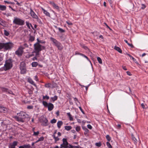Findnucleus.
<instances>
[{
	"label": "nucleus",
	"mask_w": 148,
	"mask_h": 148,
	"mask_svg": "<svg viewBox=\"0 0 148 148\" xmlns=\"http://www.w3.org/2000/svg\"><path fill=\"white\" fill-rule=\"evenodd\" d=\"M17 116L16 117V120L22 122H24L26 118L29 117V116L26 113L23 112H21L17 114Z\"/></svg>",
	"instance_id": "nucleus-1"
},
{
	"label": "nucleus",
	"mask_w": 148,
	"mask_h": 148,
	"mask_svg": "<svg viewBox=\"0 0 148 148\" xmlns=\"http://www.w3.org/2000/svg\"><path fill=\"white\" fill-rule=\"evenodd\" d=\"M50 39L53 42V44L58 48L59 50L61 51L63 49V47L62 45L56 39L52 37H51Z\"/></svg>",
	"instance_id": "nucleus-2"
},
{
	"label": "nucleus",
	"mask_w": 148,
	"mask_h": 148,
	"mask_svg": "<svg viewBox=\"0 0 148 148\" xmlns=\"http://www.w3.org/2000/svg\"><path fill=\"white\" fill-rule=\"evenodd\" d=\"M34 51H40L45 49V46H43L38 42H36L34 45Z\"/></svg>",
	"instance_id": "nucleus-3"
},
{
	"label": "nucleus",
	"mask_w": 148,
	"mask_h": 148,
	"mask_svg": "<svg viewBox=\"0 0 148 148\" xmlns=\"http://www.w3.org/2000/svg\"><path fill=\"white\" fill-rule=\"evenodd\" d=\"M24 21L20 18L16 17H14L13 23L16 25H22L25 24Z\"/></svg>",
	"instance_id": "nucleus-4"
},
{
	"label": "nucleus",
	"mask_w": 148,
	"mask_h": 148,
	"mask_svg": "<svg viewBox=\"0 0 148 148\" xmlns=\"http://www.w3.org/2000/svg\"><path fill=\"white\" fill-rule=\"evenodd\" d=\"M4 66L6 70H8L11 69L12 66V60L11 59H9L6 61Z\"/></svg>",
	"instance_id": "nucleus-5"
},
{
	"label": "nucleus",
	"mask_w": 148,
	"mask_h": 148,
	"mask_svg": "<svg viewBox=\"0 0 148 148\" xmlns=\"http://www.w3.org/2000/svg\"><path fill=\"white\" fill-rule=\"evenodd\" d=\"M40 121L42 125L46 126L48 125V120L46 117L44 116H42L40 119Z\"/></svg>",
	"instance_id": "nucleus-6"
},
{
	"label": "nucleus",
	"mask_w": 148,
	"mask_h": 148,
	"mask_svg": "<svg viewBox=\"0 0 148 148\" xmlns=\"http://www.w3.org/2000/svg\"><path fill=\"white\" fill-rule=\"evenodd\" d=\"M42 104L45 107H48L49 111H51L53 108L54 106L53 104L51 103H48L46 101H43Z\"/></svg>",
	"instance_id": "nucleus-7"
},
{
	"label": "nucleus",
	"mask_w": 148,
	"mask_h": 148,
	"mask_svg": "<svg viewBox=\"0 0 148 148\" xmlns=\"http://www.w3.org/2000/svg\"><path fill=\"white\" fill-rule=\"evenodd\" d=\"M20 68L21 74H24L26 73L25 64L24 62H22L20 63Z\"/></svg>",
	"instance_id": "nucleus-8"
},
{
	"label": "nucleus",
	"mask_w": 148,
	"mask_h": 148,
	"mask_svg": "<svg viewBox=\"0 0 148 148\" xmlns=\"http://www.w3.org/2000/svg\"><path fill=\"white\" fill-rule=\"evenodd\" d=\"M13 44L10 42L4 43V48L6 50L10 49L13 47Z\"/></svg>",
	"instance_id": "nucleus-9"
},
{
	"label": "nucleus",
	"mask_w": 148,
	"mask_h": 148,
	"mask_svg": "<svg viewBox=\"0 0 148 148\" xmlns=\"http://www.w3.org/2000/svg\"><path fill=\"white\" fill-rule=\"evenodd\" d=\"M24 49V48L22 47H20L16 51V54L19 56H21L23 52V50Z\"/></svg>",
	"instance_id": "nucleus-10"
},
{
	"label": "nucleus",
	"mask_w": 148,
	"mask_h": 148,
	"mask_svg": "<svg viewBox=\"0 0 148 148\" xmlns=\"http://www.w3.org/2000/svg\"><path fill=\"white\" fill-rule=\"evenodd\" d=\"M30 15L33 18L39 19L38 17L35 12L33 11L31 8H30Z\"/></svg>",
	"instance_id": "nucleus-11"
},
{
	"label": "nucleus",
	"mask_w": 148,
	"mask_h": 148,
	"mask_svg": "<svg viewBox=\"0 0 148 148\" xmlns=\"http://www.w3.org/2000/svg\"><path fill=\"white\" fill-rule=\"evenodd\" d=\"M50 3L54 8L56 9L58 11H60V10L59 7L54 2H50Z\"/></svg>",
	"instance_id": "nucleus-12"
},
{
	"label": "nucleus",
	"mask_w": 148,
	"mask_h": 148,
	"mask_svg": "<svg viewBox=\"0 0 148 148\" xmlns=\"http://www.w3.org/2000/svg\"><path fill=\"white\" fill-rule=\"evenodd\" d=\"M17 141H14L12 143L10 144V147L9 148H15V147L17 145Z\"/></svg>",
	"instance_id": "nucleus-13"
},
{
	"label": "nucleus",
	"mask_w": 148,
	"mask_h": 148,
	"mask_svg": "<svg viewBox=\"0 0 148 148\" xmlns=\"http://www.w3.org/2000/svg\"><path fill=\"white\" fill-rule=\"evenodd\" d=\"M41 9L42 10V11H43V13L47 16H49V17H50V13L48 12H47V11L46 10H45L43 8H42V7H41Z\"/></svg>",
	"instance_id": "nucleus-14"
},
{
	"label": "nucleus",
	"mask_w": 148,
	"mask_h": 148,
	"mask_svg": "<svg viewBox=\"0 0 148 148\" xmlns=\"http://www.w3.org/2000/svg\"><path fill=\"white\" fill-rule=\"evenodd\" d=\"M63 143L62 144L65 146H68L69 143L67 141V139L66 138H63L62 139Z\"/></svg>",
	"instance_id": "nucleus-15"
},
{
	"label": "nucleus",
	"mask_w": 148,
	"mask_h": 148,
	"mask_svg": "<svg viewBox=\"0 0 148 148\" xmlns=\"http://www.w3.org/2000/svg\"><path fill=\"white\" fill-rule=\"evenodd\" d=\"M7 111V109L3 106H0V112L5 113Z\"/></svg>",
	"instance_id": "nucleus-16"
},
{
	"label": "nucleus",
	"mask_w": 148,
	"mask_h": 148,
	"mask_svg": "<svg viewBox=\"0 0 148 148\" xmlns=\"http://www.w3.org/2000/svg\"><path fill=\"white\" fill-rule=\"evenodd\" d=\"M28 81L29 83H30L32 84L35 87H36V85L34 83V82L33 81V80L30 78H29L28 79Z\"/></svg>",
	"instance_id": "nucleus-17"
},
{
	"label": "nucleus",
	"mask_w": 148,
	"mask_h": 148,
	"mask_svg": "<svg viewBox=\"0 0 148 148\" xmlns=\"http://www.w3.org/2000/svg\"><path fill=\"white\" fill-rule=\"evenodd\" d=\"M26 25L27 26V27H28V28L30 29V27H31L32 28L34 29V28L32 26V24L30 23L29 22L26 21Z\"/></svg>",
	"instance_id": "nucleus-18"
},
{
	"label": "nucleus",
	"mask_w": 148,
	"mask_h": 148,
	"mask_svg": "<svg viewBox=\"0 0 148 148\" xmlns=\"http://www.w3.org/2000/svg\"><path fill=\"white\" fill-rule=\"evenodd\" d=\"M63 122L61 121H59L57 123V126L59 128H60L61 126L62 125Z\"/></svg>",
	"instance_id": "nucleus-19"
},
{
	"label": "nucleus",
	"mask_w": 148,
	"mask_h": 148,
	"mask_svg": "<svg viewBox=\"0 0 148 148\" xmlns=\"http://www.w3.org/2000/svg\"><path fill=\"white\" fill-rule=\"evenodd\" d=\"M132 140L133 141L134 144H137V140L136 139V138L134 137V136L133 135H132Z\"/></svg>",
	"instance_id": "nucleus-20"
},
{
	"label": "nucleus",
	"mask_w": 148,
	"mask_h": 148,
	"mask_svg": "<svg viewBox=\"0 0 148 148\" xmlns=\"http://www.w3.org/2000/svg\"><path fill=\"white\" fill-rule=\"evenodd\" d=\"M6 9V7L5 6L0 5V10L2 11L5 10Z\"/></svg>",
	"instance_id": "nucleus-21"
},
{
	"label": "nucleus",
	"mask_w": 148,
	"mask_h": 148,
	"mask_svg": "<svg viewBox=\"0 0 148 148\" xmlns=\"http://www.w3.org/2000/svg\"><path fill=\"white\" fill-rule=\"evenodd\" d=\"M114 49L118 51L120 53H122V50L120 49V48L119 47H116V46H115L114 47Z\"/></svg>",
	"instance_id": "nucleus-22"
},
{
	"label": "nucleus",
	"mask_w": 148,
	"mask_h": 148,
	"mask_svg": "<svg viewBox=\"0 0 148 148\" xmlns=\"http://www.w3.org/2000/svg\"><path fill=\"white\" fill-rule=\"evenodd\" d=\"M35 37L32 36H30L29 39V41L30 42H32L34 40Z\"/></svg>",
	"instance_id": "nucleus-23"
},
{
	"label": "nucleus",
	"mask_w": 148,
	"mask_h": 148,
	"mask_svg": "<svg viewBox=\"0 0 148 148\" xmlns=\"http://www.w3.org/2000/svg\"><path fill=\"white\" fill-rule=\"evenodd\" d=\"M65 129L67 130H70L72 129V127L71 126H66L64 127Z\"/></svg>",
	"instance_id": "nucleus-24"
},
{
	"label": "nucleus",
	"mask_w": 148,
	"mask_h": 148,
	"mask_svg": "<svg viewBox=\"0 0 148 148\" xmlns=\"http://www.w3.org/2000/svg\"><path fill=\"white\" fill-rule=\"evenodd\" d=\"M67 115L68 116H69V119L70 121H73V118L72 117V116L71 114H70V112L67 113Z\"/></svg>",
	"instance_id": "nucleus-25"
},
{
	"label": "nucleus",
	"mask_w": 148,
	"mask_h": 148,
	"mask_svg": "<svg viewBox=\"0 0 148 148\" xmlns=\"http://www.w3.org/2000/svg\"><path fill=\"white\" fill-rule=\"evenodd\" d=\"M39 52H40V51H34L33 52V53H36L35 56L36 57H39Z\"/></svg>",
	"instance_id": "nucleus-26"
},
{
	"label": "nucleus",
	"mask_w": 148,
	"mask_h": 148,
	"mask_svg": "<svg viewBox=\"0 0 148 148\" xmlns=\"http://www.w3.org/2000/svg\"><path fill=\"white\" fill-rule=\"evenodd\" d=\"M51 99L53 101V102H54L57 99L58 97L56 95H55L53 97H51Z\"/></svg>",
	"instance_id": "nucleus-27"
},
{
	"label": "nucleus",
	"mask_w": 148,
	"mask_h": 148,
	"mask_svg": "<svg viewBox=\"0 0 148 148\" xmlns=\"http://www.w3.org/2000/svg\"><path fill=\"white\" fill-rule=\"evenodd\" d=\"M32 66L33 67H36L38 65V63L36 62H33L32 64Z\"/></svg>",
	"instance_id": "nucleus-28"
},
{
	"label": "nucleus",
	"mask_w": 148,
	"mask_h": 148,
	"mask_svg": "<svg viewBox=\"0 0 148 148\" xmlns=\"http://www.w3.org/2000/svg\"><path fill=\"white\" fill-rule=\"evenodd\" d=\"M3 55L2 53H0V62L3 60Z\"/></svg>",
	"instance_id": "nucleus-29"
},
{
	"label": "nucleus",
	"mask_w": 148,
	"mask_h": 148,
	"mask_svg": "<svg viewBox=\"0 0 148 148\" xmlns=\"http://www.w3.org/2000/svg\"><path fill=\"white\" fill-rule=\"evenodd\" d=\"M53 138L54 139L55 142L58 141L59 140V138L57 137H56L55 135L52 136Z\"/></svg>",
	"instance_id": "nucleus-30"
},
{
	"label": "nucleus",
	"mask_w": 148,
	"mask_h": 148,
	"mask_svg": "<svg viewBox=\"0 0 148 148\" xmlns=\"http://www.w3.org/2000/svg\"><path fill=\"white\" fill-rule=\"evenodd\" d=\"M4 34L7 36H8L10 34L9 32L5 30H4Z\"/></svg>",
	"instance_id": "nucleus-31"
},
{
	"label": "nucleus",
	"mask_w": 148,
	"mask_h": 148,
	"mask_svg": "<svg viewBox=\"0 0 148 148\" xmlns=\"http://www.w3.org/2000/svg\"><path fill=\"white\" fill-rule=\"evenodd\" d=\"M97 61L99 62L101 64L102 63V61L101 59L99 57H98L97 58Z\"/></svg>",
	"instance_id": "nucleus-32"
},
{
	"label": "nucleus",
	"mask_w": 148,
	"mask_h": 148,
	"mask_svg": "<svg viewBox=\"0 0 148 148\" xmlns=\"http://www.w3.org/2000/svg\"><path fill=\"white\" fill-rule=\"evenodd\" d=\"M51 84L50 83L46 84L45 85V87L46 88H49L50 87Z\"/></svg>",
	"instance_id": "nucleus-33"
},
{
	"label": "nucleus",
	"mask_w": 148,
	"mask_h": 148,
	"mask_svg": "<svg viewBox=\"0 0 148 148\" xmlns=\"http://www.w3.org/2000/svg\"><path fill=\"white\" fill-rule=\"evenodd\" d=\"M4 21L2 19L0 18V24L2 25H3L5 24Z\"/></svg>",
	"instance_id": "nucleus-34"
},
{
	"label": "nucleus",
	"mask_w": 148,
	"mask_h": 148,
	"mask_svg": "<svg viewBox=\"0 0 148 148\" xmlns=\"http://www.w3.org/2000/svg\"><path fill=\"white\" fill-rule=\"evenodd\" d=\"M106 145L108 148H112L111 145L109 142L106 143Z\"/></svg>",
	"instance_id": "nucleus-35"
},
{
	"label": "nucleus",
	"mask_w": 148,
	"mask_h": 148,
	"mask_svg": "<svg viewBox=\"0 0 148 148\" xmlns=\"http://www.w3.org/2000/svg\"><path fill=\"white\" fill-rule=\"evenodd\" d=\"M78 147H78V146H73L71 145L70 144L69 145V146H68V147H69V148H74V147H75V148H78Z\"/></svg>",
	"instance_id": "nucleus-36"
},
{
	"label": "nucleus",
	"mask_w": 148,
	"mask_h": 148,
	"mask_svg": "<svg viewBox=\"0 0 148 148\" xmlns=\"http://www.w3.org/2000/svg\"><path fill=\"white\" fill-rule=\"evenodd\" d=\"M106 138L108 141H110L111 139V137L108 135H107L106 136Z\"/></svg>",
	"instance_id": "nucleus-37"
},
{
	"label": "nucleus",
	"mask_w": 148,
	"mask_h": 148,
	"mask_svg": "<svg viewBox=\"0 0 148 148\" xmlns=\"http://www.w3.org/2000/svg\"><path fill=\"white\" fill-rule=\"evenodd\" d=\"M56 122V120L55 119H53L51 121L50 123H55Z\"/></svg>",
	"instance_id": "nucleus-38"
},
{
	"label": "nucleus",
	"mask_w": 148,
	"mask_h": 148,
	"mask_svg": "<svg viewBox=\"0 0 148 148\" xmlns=\"http://www.w3.org/2000/svg\"><path fill=\"white\" fill-rule=\"evenodd\" d=\"M84 130H85V132H84V134L85 135L86 134H87V133L88 132L89 130H88L86 128H85L83 129Z\"/></svg>",
	"instance_id": "nucleus-39"
},
{
	"label": "nucleus",
	"mask_w": 148,
	"mask_h": 148,
	"mask_svg": "<svg viewBox=\"0 0 148 148\" xmlns=\"http://www.w3.org/2000/svg\"><path fill=\"white\" fill-rule=\"evenodd\" d=\"M59 31H60V32L61 33H63L65 32V30L63 29L60 28H58Z\"/></svg>",
	"instance_id": "nucleus-40"
},
{
	"label": "nucleus",
	"mask_w": 148,
	"mask_h": 148,
	"mask_svg": "<svg viewBox=\"0 0 148 148\" xmlns=\"http://www.w3.org/2000/svg\"><path fill=\"white\" fill-rule=\"evenodd\" d=\"M81 128L80 126H77L75 129L76 131L77 132H79Z\"/></svg>",
	"instance_id": "nucleus-41"
},
{
	"label": "nucleus",
	"mask_w": 148,
	"mask_h": 148,
	"mask_svg": "<svg viewBox=\"0 0 148 148\" xmlns=\"http://www.w3.org/2000/svg\"><path fill=\"white\" fill-rule=\"evenodd\" d=\"M4 2L5 3H7L8 4H13L14 3L13 2H11L8 1H4Z\"/></svg>",
	"instance_id": "nucleus-42"
},
{
	"label": "nucleus",
	"mask_w": 148,
	"mask_h": 148,
	"mask_svg": "<svg viewBox=\"0 0 148 148\" xmlns=\"http://www.w3.org/2000/svg\"><path fill=\"white\" fill-rule=\"evenodd\" d=\"M25 148H31V147L29 144L24 145Z\"/></svg>",
	"instance_id": "nucleus-43"
},
{
	"label": "nucleus",
	"mask_w": 148,
	"mask_h": 148,
	"mask_svg": "<svg viewBox=\"0 0 148 148\" xmlns=\"http://www.w3.org/2000/svg\"><path fill=\"white\" fill-rule=\"evenodd\" d=\"M2 90L3 92H7L8 89L6 88H2Z\"/></svg>",
	"instance_id": "nucleus-44"
},
{
	"label": "nucleus",
	"mask_w": 148,
	"mask_h": 148,
	"mask_svg": "<svg viewBox=\"0 0 148 148\" xmlns=\"http://www.w3.org/2000/svg\"><path fill=\"white\" fill-rule=\"evenodd\" d=\"M4 48V43L0 42V49Z\"/></svg>",
	"instance_id": "nucleus-45"
},
{
	"label": "nucleus",
	"mask_w": 148,
	"mask_h": 148,
	"mask_svg": "<svg viewBox=\"0 0 148 148\" xmlns=\"http://www.w3.org/2000/svg\"><path fill=\"white\" fill-rule=\"evenodd\" d=\"M39 133V132L37 131V132H34V136H37Z\"/></svg>",
	"instance_id": "nucleus-46"
},
{
	"label": "nucleus",
	"mask_w": 148,
	"mask_h": 148,
	"mask_svg": "<svg viewBox=\"0 0 148 148\" xmlns=\"http://www.w3.org/2000/svg\"><path fill=\"white\" fill-rule=\"evenodd\" d=\"M49 97L47 95L43 96V99H49Z\"/></svg>",
	"instance_id": "nucleus-47"
},
{
	"label": "nucleus",
	"mask_w": 148,
	"mask_h": 148,
	"mask_svg": "<svg viewBox=\"0 0 148 148\" xmlns=\"http://www.w3.org/2000/svg\"><path fill=\"white\" fill-rule=\"evenodd\" d=\"M95 145L97 147H100L101 145V144L100 142L98 143H96Z\"/></svg>",
	"instance_id": "nucleus-48"
},
{
	"label": "nucleus",
	"mask_w": 148,
	"mask_h": 148,
	"mask_svg": "<svg viewBox=\"0 0 148 148\" xmlns=\"http://www.w3.org/2000/svg\"><path fill=\"white\" fill-rule=\"evenodd\" d=\"M44 138L43 136H42L38 139V141H41L44 140Z\"/></svg>",
	"instance_id": "nucleus-49"
},
{
	"label": "nucleus",
	"mask_w": 148,
	"mask_h": 148,
	"mask_svg": "<svg viewBox=\"0 0 148 148\" xmlns=\"http://www.w3.org/2000/svg\"><path fill=\"white\" fill-rule=\"evenodd\" d=\"M33 107L31 106H27V108L29 109H32L33 108Z\"/></svg>",
	"instance_id": "nucleus-50"
},
{
	"label": "nucleus",
	"mask_w": 148,
	"mask_h": 148,
	"mask_svg": "<svg viewBox=\"0 0 148 148\" xmlns=\"http://www.w3.org/2000/svg\"><path fill=\"white\" fill-rule=\"evenodd\" d=\"M87 127L90 130H91L92 129V127L91 125L90 124H88L87 125Z\"/></svg>",
	"instance_id": "nucleus-51"
},
{
	"label": "nucleus",
	"mask_w": 148,
	"mask_h": 148,
	"mask_svg": "<svg viewBox=\"0 0 148 148\" xmlns=\"http://www.w3.org/2000/svg\"><path fill=\"white\" fill-rule=\"evenodd\" d=\"M81 56H83L85 58H86L87 60H89L87 56L85 55L84 54H81Z\"/></svg>",
	"instance_id": "nucleus-52"
},
{
	"label": "nucleus",
	"mask_w": 148,
	"mask_h": 148,
	"mask_svg": "<svg viewBox=\"0 0 148 148\" xmlns=\"http://www.w3.org/2000/svg\"><path fill=\"white\" fill-rule=\"evenodd\" d=\"M108 2L110 3V6L112 7V0H108Z\"/></svg>",
	"instance_id": "nucleus-53"
},
{
	"label": "nucleus",
	"mask_w": 148,
	"mask_h": 148,
	"mask_svg": "<svg viewBox=\"0 0 148 148\" xmlns=\"http://www.w3.org/2000/svg\"><path fill=\"white\" fill-rule=\"evenodd\" d=\"M145 7H146V6L144 4H142V7H141L142 9H144Z\"/></svg>",
	"instance_id": "nucleus-54"
},
{
	"label": "nucleus",
	"mask_w": 148,
	"mask_h": 148,
	"mask_svg": "<svg viewBox=\"0 0 148 148\" xmlns=\"http://www.w3.org/2000/svg\"><path fill=\"white\" fill-rule=\"evenodd\" d=\"M34 79L37 81H38V79L37 76H35L34 77Z\"/></svg>",
	"instance_id": "nucleus-55"
},
{
	"label": "nucleus",
	"mask_w": 148,
	"mask_h": 148,
	"mask_svg": "<svg viewBox=\"0 0 148 148\" xmlns=\"http://www.w3.org/2000/svg\"><path fill=\"white\" fill-rule=\"evenodd\" d=\"M66 146H65L64 145H63V144H61L60 145V147H59V148H64V147H65Z\"/></svg>",
	"instance_id": "nucleus-56"
},
{
	"label": "nucleus",
	"mask_w": 148,
	"mask_h": 148,
	"mask_svg": "<svg viewBox=\"0 0 148 148\" xmlns=\"http://www.w3.org/2000/svg\"><path fill=\"white\" fill-rule=\"evenodd\" d=\"M79 108L81 111L82 112L83 114H84V111H83V110H82L81 107L80 106H79Z\"/></svg>",
	"instance_id": "nucleus-57"
},
{
	"label": "nucleus",
	"mask_w": 148,
	"mask_h": 148,
	"mask_svg": "<svg viewBox=\"0 0 148 148\" xmlns=\"http://www.w3.org/2000/svg\"><path fill=\"white\" fill-rule=\"evenodd\" d=\"M127 74L130 76H131L132 75V74L129 71H127L126 72Z\"/></svg>",
	"instance_id": "nucleus-58"
},
{
	"label": "nucleus",
	"mask_w": 148,
	"mask_h": 148,
	"mask_svg": "<svg viewBox=\"0 0 148 148\" xmlns=\"http://www.w3.org/2000/svg\"><path fill=\"white\" fill-rule=\"evenodd\" d=\"M129 46H130L132 48H133L134 47V46L132 44H130V43H129L128 44V45Z\"/></svg>",
	"instance_id": "nucleus-59"
},
{
	"label": "nucleus",
	"mask_w": 148,
	"mask_h": 148,
	"mask_svg": "<svg viewBox=\"0 0 148 148\" xmlns=\"http://www.w3.org/2000/svg\"><path fill=\"white\" fill-rule=\"evenodd\" d=\"M66 23L68 25H72V23L71 22L66 21Z\"/></svg>",
	"instance_id": "nucleus-60"
},
{
	"label": "nucleus",
	"mask_w": 148,
	"mask_h": 148,
	"mask_svg": "<svg viewBox=\"0 0 148 148\" xmlns=\"http://www.w3.org/2000/svg\"><path fill=\"white\" fill-rule=\"evenodd\" d=\"M123 69L125 70H127V69L126 68V67L125 66H122Z\"/></svg>",
	"instance_id": "nucleus-61"
},
{
	"label": "nucleus",
	"mask_w": 148,
	"mask_h": 148,
	"mask_svg": "<svg viewBox=\"0 0 148 148\" xmlns=\"http://www.w3.org/2000/svg\"><path fill=\"white\" fill-rule=\"evenodd\" d=\"M74 100L75 101H77V102L79 103L78 99L76 98H74Z\"/></svg>",
	"instance_id": "nucleus-62"
},
{
	"label": "nucleus",
	"mask_w": 148,
	"mask_h": 148,
	"mask_svg": "<svg viewBox=\"0 0 148 148\" xmlns=\"http://www.w3.org/2000/svg\"><path fill=\"white\" fill-rule=\"evenodd\" d=\"M117 128L119 129L121 127V125L120 124H118L116 125Z\"/></svg>",
	"instance_id": "nucleus-63"
},
{
	"label": "nucleus",
	"mask_w": 148,
	"mask_h": 148,
	"mask_svg": "<svg viewBox=\"0 0 148 148\" xmlns=\"http://www.w3.org/2000/svg\"><path fill=\"white\" fill-rule=\"evenodd\" d=\"M7 92L9 94H12V92L11 91L8 90V91Z\"/></svg>",
	"instance_id": "nucleus-64"
}]
</instances>
